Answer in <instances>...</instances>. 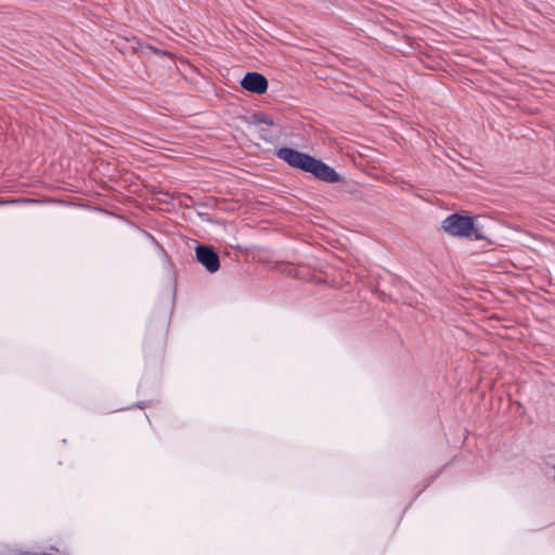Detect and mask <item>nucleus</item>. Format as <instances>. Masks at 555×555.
<instances>
[{
  "label": "nucleus",
  "mask_w": 555,
  "mask_h": 555,
  "mask_svg": "<svg viewBox=\"0 0 555 555\" xmlns=\"http://www.w3.org/2000/svg\"><path fill=\"white\" fill-rule=\"evenodd\" d=\"M241 86L249 92L263 94L268 89V80L262 74L249 72L241 80Z\"/></svg>",
  "instance_id": "4"
},
{
  "label": "nucleus",
  "mask_w": 555,
  "mask_h": 555,
  "mask_svg": "<svg viewBox=\"0 0 555 555\" xmlns=\"http://www.w3.org/2000/svg\"><path fill=\"white\" fill-rule=\"evenodd\" d=\"M197 261L205 267V269L215 273L220 268V260L217 253L210 246L198 245L195 249Z\"/></svg>",
  "instance_id": "3"
},
{
  "label": "nucleus",
  "mask_w": 555,
  "mask_h": 555,
  "mask_svg": "<svg viewBox=\"0 0 555 555\" xmlns=\"http://www.w3.org/2000/svg\"><path fill=\"white\" fill-rule=\"evenodd\" d=\"M276 156L287 163L291 167L312 173L315 178L334 183L339 181V175L323 162L291 147H281Z\"/></svg>",
  "instance_id": "1"
},
{
  "label": "nucleus",
  "mask_w": 555,
  "mask_h": 555,
  "mask_svg": "<svg viewBox=\"0 0 555 555\" xmlns=\"http://www.w3.org/2000/svg\"><path fill=\"white\" fill-rule=\"evenodd\" d=\"M261 122H264L269 126H272L273 125V120L270 118V117H267V116H263L262 118L259 119Z\"/></svg>",
  "instance_id": "5"
},
{
  "label": "nucleus",
  "mask_w": 555,
  "mask_h": 555,
  "mask_svg": "<svg viewBox=\"0 0 555 555\" xmlns=\"http://www.w3.org/2000/svg\"><path fill=\"white\" fill-rule=\"evenodd\" d=\"M446 233L456 237L483 238L479 230L475 228L474 219L468 216L453 214L442 221Z\"/></svg>",
  "instance_id": "2"
}]
</instances>
